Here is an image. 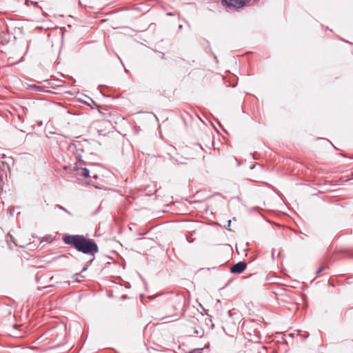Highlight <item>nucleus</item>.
I'll list each match as a JSON object with an SVG mask.
<instances>
[{
  "label": "nucleus",
  "instance_id": "f257e3e1",
  "mask_svg": "<svg viewBox=\"0 0 353 353\" xmlns=\"http://www.w3.org/2000/svg\"><path fill=\"white\" fill-rule=\"evenodd\" d=\"M63 241L80 252L93 256V258L87 263V266L91 264L94 259V254L99 252L98 245L92 239H87L83 235H65L63 236Z\"/></svg>",
  "mask_w": 353,
  "mask_h": 353
},
{
  "label": "nucleus",
  "instance_id": "f03ea898",
  "mask_svg": "<svg viewBox=\"0 0 353 353\" xmlns=\"http://www.w3.org/2000/svg\"><path fill=\"white\" fill-rule=\"evenodd\" d=\"M179 305V297L173 296L172 298L170 299L166 306L163 308V313L165 314V316L162 319H163L175 316Z\"/></svg>",
  "mask_w": 353,
  "mask_h": 353
},
{
  "label": "nucleus",
  "instance_id": "7ed1b4c3",
  "mask_svg": "<svg viewBox=\"0 0 353 353\" xmlns=\"http://www.w3.org/2000/svg\"><path fill=\"white\" fill-rule=\"evenodd\" d=\"M222 3L228 11L242 8L245 5L243 0H223Z\"/></svg>",
  "mask_w": 353,
  "mask_h": 353
},
{
  "label": "nucleus",
  "instance_id": "20e7f679",
  "mask_svg": "<svg viewBox=\"0 0 353 353\" xmlns=\"http://www.w3.org/2000/svg\"><path fill=\"white\" fill-rule=\"evenodd\" d=\"M74 174L77 176H82L84 178L88 177L90 171L86 168H82L76 165L74 168Z\"/></svg>",
  "mask_w": 353,
  "mask_h": 353
},
{
  "label": "nucleus",
  "instance_id": "39448f33",
  "mask_svg": "<svg viewBox=\"0 0 353 353\" xmlns=\"http://www.w3.org/2000/svg\"><path fill=\"white\" fill-rule=\"evenodd\" d=\"M246 263L245 262L240 261L234 264L230 269L232 273H241L246 268Z\"/></svg>",
  "mask_w": 353,
  "mask_h": 353
},
{
  "label": "nucleus",
  "instance_id": "423d86ee",
  "mask_svg": "<svg viewBox=\"0 0 353 353\" xmlns=\"http://www.w3.org/2000/svg\"><path fill=\"white\" fill-rule=\"evenodd\" d=\"M194 334L199 337H201V336H203V335L204 334V331L203 329H199V330L194 329Z\"/></svg>",
  "mask_w": 353,
  "mask_h": 353
},
{
  "label": "nucleus",
  "instance_id": "0eeeda50",
  "mask_svg": "<svg viewBox=\"0 0 353 353\" xmlns=\"http://www.w3.org/2000/svg\"><path fill=\"white\" fill-rule=\"evenodd\" d=\"M59 209L62 210L63 211L65 212L66 213H68V214L71 215V213L68 210H66L64 207L61 206V205H57Z\"/></svg>",
  "mask_w": 353,
  "mask_h": 353
},
{
  "label": "nucleus",
  "instance_id": "6e6552de",
  "mask_svg": "<svg viewBox=\"0 0 353 353\" xmlns=\"http://www.w3.org/2000/svg\"><path fill=\"white\" fill-rule=\"evenodd\" d=\"M324 270L323 266H321L319 269L316 271V274H319L321 272H322Z\"/></svg>",
  "mask_w": 353,
  "mask_h": 353
},
{
  "label": "nucleus",
  "instance_id": "1a4fd4ad",
  "mask_svg": "<svg viewBox=\"0 0 353 353\" xmlns=\"http://www.w3.org/2000/svg\"><path fill=\"white\" fill-rule=\"evenodd\" d=\"M92 177L94 178V179H97V175L96 174H94L92 175Z\"/></svg>",
  "mask_w": 353,
  "mask_h": 353
},
{
  "label": "nucleus",
  "instance_id": "9d476101",
  "mask_svg": "<svg viewBox=\"0 0 353 353\" xmlns=\"http://www.w3.org/2000/svg\"><path fill=\"white\" fill-rule=\"evenodd\" d=\"M86 270H87V266H86V267H85V268H83V269L82 270V271H81V272H84V271H85Z\"/></svg>",
  "mask_w": 353,
  "mask_h": 353
},
{
  "label": "nucleus",
  "instance_id": "9b49d317",
  "mask_svg": "<svg viewBox=\"0 0 353 353\" xmlns=\"http://www.w3.org/2000/svg\"><path fill=\"white\" fill-rule=\"evenodd\" d=\"M230 223H231V221H230V220H229V221H228V227L230 225Z\"/></svg>",
  "mask_w": 353,
  "mask_h": 353
},
{
  "label": "nucleus",
  "instance_id": "f8f14e48",
  "mask_svg": "<svg viewBox=\"0 0 353 353\" xmlns=\"http://www.w3.org/2000/svg\"><path fill=\"white\" fill-rule=\"evenodd\" d=\"M228 314H229L230 316H231V311L230 310L228 312Z\"/></svg>",
  "mask_w": 353,
  "mask_h": 353
}]
</instances>
